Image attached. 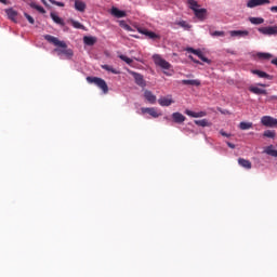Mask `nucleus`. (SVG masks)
I'll return each mask as SVG.
<instances>
[{
    "label": "nucleus",
    "instance_id": "nucleus-1",
    "mask_svg": "<svg viewBox=\"0 0 277 277\" xmlns=\"http://www.w3.org/2000/svg\"><path fill=\"white\" fill-rule=\"evenodd\" d=\"M44 40L50 42V44H54V47H57L54 49V52L57 53L58 57L65 60H70V57H72V50L68 49L66 42L60 41V39L51 35H45Z\"/></svg>",
    "mask_w": 277,
    "mask_h": 277
},
{
    "label": "nucleus",
    "instance_id": "nucleus-2",
    "mask_svg": "<svg viewBox=\"0 0 277 277\" xmlns=\"http://www.w3.org/2000/svg\"><path fill=\"white\" fill-rule=\"evenodd\" d=\"M87 81L92 85H96V88H98L103 94H109V87L107 85V82L103 80V78L89 76L87 77Z\"/></svg>",
    "mask_w": 277,
    "mask_h": 277
},
{
    "label": "nucleus",
    "instance_id": "nucleus-3",
    "mask_svg": "<svg viewBox=\"0 0 277 277\" xmlns=\"http://www.w3.org/2000/svg\"><path fill=\"white\" fill-rule=\"evenodd\" d=\"M188 8L193 10L195 16L199 21H205L207 18V9H200V4L196 0H188Z\"/></svg>",
    "mask_w": 277,
    "mask_h": 277
},
{
    "label": "nucleus",
    "instance_id": "nucleus-4",
    "mask_svg": "<svg viewBox=\"0 0 277 277\" xmlns=\"http://www.w3.org/2000/svg\"><path fill=\"white\" fill-rule=\"evenodd\" d=\"M153 61L156 66H159V68H163L164 70H170L171 65L166 61L161 55L159 54H154L153 55Z\"/></svg>",
    "mask_w": 277,
    "mask_h": 277
},
{
    "label": "nucleus",
    "instance_id": "nucleus-5",
    "mask_svg": "<svg viewBox=\"0 0 277 277\" xmlns=\"http://www.w3.org/2000/svg\"><path fill=\"white\" fill-rule=\"evenodd\" d=\"M258 31L263 36H277V25L276 26H266L258 28Z\"/></svg>",
    "mask_w": 277,
    "mask_h": 277
},
{
    "label": "nucleus",
    "instance_id": "nucleus-6",
    "mask_svg": "<svg viewBox=\"0 0 277 277\" xmlns=\"http://www.w3.org/2000/svg\"><path fill=\"white\" fill-rule=\"evenodd\" d=\"M136 29H137L138 34L146 36L147 38H149V40H160L161 39V36H159L158 34H155L154 31H149L146 28L137 27Z\"/></svg>",
    "mask_w": 277,
    "mask_h": 277
},
{
    "label": "nucleus",
    "instance_id": "nucleus-7",
    "mask_svg": "<svg viewBox=\"0 0 277 277\" xmlns=\"http://www.w3.org/2000/svg\"><path fill=\"white\" fill-rule=\"evenodd\" d=\"M186 51H187V53H193V55H196L205 64H210V62H211V61H209V58H207L205 56V54L200 50H195L194 48H187Z\"/></svg>",
    "mask_w": 277,
    "mask_h": 277
},
{
    "label": "nucleus",
    "instance_id": "nucleus-8",
    "mask_svg": "<svg viewBox=\"0 0 277 277\" xmlns=\"http://www.w3.org/2000/svg\"><path fill=\"white\" fill-rule=\"evenodd\" d=\"M261 122L263 127H271V128L277 127V119L272 116H263L261 118Z\"/></svg>",
    "mask_w": 277,
    "mask_h": 277
},
{
    "label": "nucleus",
    "instance_id": "nucleus-9",
    "mask_svg": "<svg viewBox=\"0 0 277 277\" xmlns=\"http://www.w3.org/2000/svg\"><path fill=\"white\" fill-rule=\"evenodd\" d=\"M253 57L254 60H260L261 62H269V60H272L274 55L267 52H256L255 54H253Z\"/></svg>",
    "mask_w": 277,
    "mask_h": 277
},
{
    "label": "nucleus",
    "instance_id": "nucleus-10",
    "mask_svg": "<svg viewBox=\"0 0 277 277\" xmlns=\"http://www.w3.org/2000/svg\"><path fill=\"white\" fill-rule=\"evenodd\" d=\"M131 75L134 77L136 85H140V88H146V80H144V76H142V74L131 71Z\"/></svg>",
    "mask_w": 277,
    "mask_h": 277
},
{
    "label": "nucleus",
    "instance_id": "nucleus-11",
    "mask_svg": "<svg viewBox=\"0 0 277 277\" xmlns=\"http://www.w3.org/2000/svg\"><path fill=\"white\" fill-rule=\"evenodd\" d=\"M269 0H248L247 8H259V5H267Z\"/></svg>",
    "mask_w": 277,
    "mask_h": 277
},
{
    "label": "nucleus",
    "instance_id": "nucleus-12",
    "mask_svg": "<svg viewBox=\"0 0 277 277\" xmlns=\"http://www.w3.org/2000/svg\"><path fill=\"white\" fill-rule=\"evenodd\" d=\"M171 118H172L173 122H175V124H183V122H185V120H187V117H185L181 113H173L171 115Z\"/></svg>",
    "mask_w": 277,
    "mask_h": 277
},
{
    "label": "nucleus",
    "instance_id": "nucleus-13",
    "mask_svg": "<svg viewBox=\"0 0 277 277\" xmlns=\"http://www.w3.org/2000/svg\"><path fill=\"white\" fill-rule=\"evenodd\" d=\"M110 14H111L113 16H115V18H124V17H127V12H126V11H122V10H119V9L116 8V6H113V8H111Z\"/></svg>",
    "mask_w": 277,
    "mask_h": 277
},
{
    "label": "nucleus",
    "instance_id": "nucleus-14",
    "mask_svg": "<svg viewBox=\"0 0 277 277\" xmlns=\"http://www.w3.org/2000/svg\"><path fill=\"white\" fill-rule=\"evenodd\" d=\"M232 38H246L250 36V31L248 30H232L229 31Z\"/></svg>",
    "mask_w": 277,
    "mask_h": 277
},
{
    "label": "nucleus",
    "instance_id": "nucleus-15",
    "mask_svg": "<svg viewBox=\"0 0 277 277\" xmlns=\"http://www.w3.org/2000/svg\"><path fill=\"white\" fill-rule=\"evenodd\" d=\"M158 103L161 107H170L174 103V100H172V95H169L167 97H160Z\"/></svg>",
    "mask_w": 277,
    "mask_h": 277
},
{
    "label": "nucleus",
    "instance_id": "nucleus-16",
    "mask_svg": "<svg viewBox=\"0 0 277 277\" xmlns=\"http://www.w3.org/2000/svg\"><path fill=\"white\" fill-rule=\"evenodd\" d=\"M142 114H148L149 116H151V118H159L160 114L157 111V108L155 107H150V108H146L143 107L141 108Z\"/></svg>",
    "mask_w": 277,
    "mask_h": 277
},
{
    "label": "nucleus",
    "instance_id": "nucleus-17",
    "mask_svg": "<svg viewBox=\"0 0 277 277\" xmlns=\"http://www.w3.org/2000/svg\"><path fill=\"white\" fill-rule=\"evenodd\" d=\"M184 114H186V116H189L190 118H205V116H207V111L205 110H201L199 113H194L189 109H186Z\"/></svg>",
    "mask_w": 277,
    "mask_h": 277
},
{
    "label": "nucleus",
    "instance_id": "nucleus-18",
    "mask_svg": "<svg viewBox=\"0 0 277 277\" xmlns=\"http://www.w3.org/2000/svg\"><path fill=\"white\" fill-rule=\"evenodd\" d=\"M144 96H145L146 101H148V103H150V105H155V103H157V96L155 94H153L151 91L145 90Z\"/></svg>",
    "mask_w": 277,
    "mask_h": 277
},
{
    "label": "nucleus",
    "instance_id": "nucleus-19",
    "mask_svg": "<svg viewBox=\"0 0 277 277\" xmlns=\"http://www.w3.org/2000/svg\"><path fill=\"white\" fill-rule=\"evenodd\" d=\"M5 14L8 15V18H10V21L16 23V17L18 16V13L14 9H6Z\"/></svg>",
    "mask_w": 277,
    "mask_h": 277
},
{
    "label": "nucleus",
    "instance_id": "nucleus-20",
    "mask_svg": "<svg viewBox=\"0 0 277 277\" xmlns=\"http://www.w3.org/2000/svg\"><path fill=\"white\" fill-rule=\"evenodd\" d=\"M83 42L87 47H94L96 44V37L85 36L83 37Z\"/></svg>",
    "mask_w": 277,
    "mask_h": 277
},
{
    "label": "nucleus",
    "instance_id": "nucleus-21",
    "mask_svg": "<svg viewBox=\"0 0 277 277\" xmlns=\"http://www.w3.org/2000/svg\"><path fill=\"white\" fill-rule=\"evenodd\" d=\"M238 163H239V166H241V168H246V170H250L252 168V162H250V160H246L243 158H239Z\"/></svg>",
    "mask_w": 277,
    "mask_h": 277
},
{
    "label": "nucleus",
    "instance_id": "nucleus-22",
    "mask_svg": "<svg viewBox=\"0 0 277 277\" xmlns=\"http://www.w3.org/2000/svg\"><path fill=\"white\" fill-rule=\"evenodd\" d=\"M75 10H77L78 12H85V2L81 0H76Z\"/></svg>",
    "mask_w": 277,
    "mask_h": 277
},
{
    "label": "nucleus",
    "instance_id": "nucleus-23",
    "mask_svg": "<svg viewBox=\"0 0 277 277\" xmlns=\"http://www.w3.org/2000/svg\"><path fill=\"white\" fill-rule=\"evenodd\" d=\"M249 92H252V94H264L266 96L267 90L261 89L259 87H250Z\"/></svg>",
    "mask_w": 277,
    "mask_h": 277
},
{
    "label": "nucleus",
    "instance_id": "nucleus-24",
    "mask_svg": "<svg viewBox=\"0 0 277 277\" xmlns=\"http://www.w3.org/2000/svg\"><path fill=\"white\" fill-rule=\"evenodd\" d=\"M50 16H51L52 21L54 23H56V25L64 26V19L62 17H60L56 13L52 12V13H50Z\"/></svg>",
    "mask_w": 277,
    "mask_h": 277
},
{
    "label": "nucleus",
    "instance_id": "nucleus-25",
    "mask_svg": "<svg viewBox=\"0 0 277 277\" xmlns=\"http://www.w3.org/2000/svg\"><path fill=\"white\" fill-rule=\"evenodd\" d=\"M264 153L266 155H269L271 157H277V150L274 149V145H269L264 149Z\"/></svg>",
    "mask_w": 277,
    "mask_h": 277
},
{
    "label": "nucleus",
    "instance_id": "nucleus-26",
    "mask_svg": "<svg viewBox=\"0 0 277 277\" xmlns=\"http://www.w3.org/2000/svg\"><path fill=\"white\" fill-rule=\"evenodd\" d=\"M249 22L251 25H263L265 23V19L263 17H249Z\"/></svg>",
    "mask_w": 277,
    "mask_h": 277
},
{
    "label": "nucleus",
    "instance_id": "nucleus-27",
    "mask_svg": "<svg viewBox=\"0 0 277 277\" xmlns=\"http://www.w3.org/2000/svg\"><path fill=\"white\" fill-rule=\"evenodd\" d=\"M181 83L183 85H195L198 88L200 85V80H182Z\"/></svg>",
    "mask_w": 277,
    "mask_h": 277
},
{
    "label": "nucleus",
    "instance_id": "nucleus-28",
    "mask_svg": "<svg viewBox=\"0 0 277 277\" xmlns=\"http://www.w3.org/2000/svg\"><path fill=\"white\" fill-rule=\"evenodd\" d=\"M30 8L37 10V12H39L40 14H47V10H44V8H42L41 5H38L36 2H31Z\"/></svg>",
    "mask_w": 277,
    "mask_h": 277
},
{
    "label": "nucleus",
    "instance_id": "nucleus-29",
    "mask_svg": "<svg viewBox=\"0 0 277 277\" xmlns=\"http://www.w3.org/2000/svg\"><path fill=\"white\" fill-rule=\"evenodd\" d=\"M253 75H258L261 79H272V76H269L267 72L265 71H261V70H253L252 71Z\"/></svg>",
    "mask_w": 277,
    "mask_h": 277
},
{
    "label": "nucleus",
    "instance_id": "nucleus-30",
    "mask_svg": "<svg viewBox=\"0 0 277 277\" xmlns=\"http://www.w3.org/2000/svg\"><path fill=\"white\" fill-rule=\"evenodd\" d=\"M194 122L197 127H211V122L208 119L195 120Z\"/></svg>",
    "mask_w": 277,
    "mask_h": 277
},
{
    "label": "nucleus",
    "instance_id": "nucleus-31",
    "mask_svg": "<svg viewBox=\"0 0 277 277\" xmlns=\"http://www.w3.org/2000/svg\"><path fill=\"white\" fill-rule=\"evenodd\" d=\"M239 129L241 131H248V129H252V122H246V121H241L239 123Z\"/></svg>",
    "mask_w": 277,
    "mask_h": 277
},
{
    "label": "nucleus",
    "instance_id": "nucleus-32",
    "mask_svg": "<svg viewBox=\"0 0 277 277\" xmlns=\"http://www.w3.org/2000/svg\"><path fill=\"white\" fill-rule=\"evenodd\" d=\"M177 25L185 29V31H189V29H192V25H189L186 21H180L177 22Z\"/></svg>",
    "mask_w": 277,
    "mask_h": 277
},
{
    "label": "nucleus",
    "instance_id": "nucleus-33",
    "mask_svg": "<svg viewBox=\"0 0 277 277\" xmlns=\"http://www.w3.org/2000/svg\"><path fill=\"white\" fill-rule=\"evenodd\" d=\"M264 137H269L271 140H274V137H276V131L274 130H266L263 133Z\"/></svg>",
    "mask_w": 277,
    "mask_h": 277
},
{
    "label": "nucleus",
    "instance_id": "nucleus-34",
    "mask_svg": "<svg viewBox=\"0 0 277 277\" xmlns=\"http://www.w3.org/2000/svg\"><path fill=\"white\" fill-rule=\"evenodd\" d=\"M119 27H122V29H126V31H133V28L124 21H119Z\"/></svg>",
    "mask_w": 277,
    "mask_h": 277
},
{
    "label": "nucleus",
    "instance_id": "nucleus-35",
    "mask_svg": "<svg viewBox=\"0 0 277 277\" xmlns=\"http://www.w3.org/2000/svg\"><path fill=\"white\" fill-rule=\"evenodd\" d=\"M70 24L72 27H75V29H83V25L75 19H70Z\"/></svg>",
    "mask_w": 277,
    "mask_h": 277
},
{
    "label": "nucleus",
    "instance_id": "nucleus-36",
    "mask_svg": "<svg viewBox=\"0 0 277 277\" xmlns=\"http://www.w3.org/2000/svg\"><path fill=\"white\" fill-rule=\"evenodd\" d=\"M119 57H120V60L122 61V62H126V64H129V65H131V64H133V60L132 58H130L129 56H127V55H119Z\"/></svg>",
    "mask_w": 277,
    "mask_h": 277
},
{
    "label": "nucleus",
    "instance_id": "nucleus-37",
    "mask_svg": "<svg viewBox=\"0 0 277 277\" xmlns=\"http://www.w3.org/2000/svg\"><path fill=\"white\" fill-rule=\"evenodd\" d=\"M226 34L224 31L215 30V31H210V36L213 38L215 37H224Z\"/></svg>",
    "mask_w": 277,
    "mask_h": 277
},
{
    "label": "nucleus",
    "instance_id": "nucleus-38",
    "mask_svg": "<svg viewBox=\"0 0 277 277\" xmlns=\"http://www.w3.org/2000/svg\"><path fill=\"white\" fill-rule=\"evenodd\" d=\"M24 16L27 18V21H28V23H30V25H34L35 19H34V17H31V15L25 13Z\"/></svg>",
    "mask_w": 277,
    "mask_h": 277
},
{
    "label": "nucleus",
    "instance_id": "nucleus-39",
    "mask_svg": "<svg viewBox=\"0 0 277 277\" xmlns=\"http://www.w3.org/2000/svg\"><path fill=\"white\" fill-rule=\"evenodd\" d=\"M52 5H57L58 8H64V2H58L56 0L52 1Z\"/></svg>",
    "mask_w": 277,
    "mask_h": 277
},
{
    "label": "nucleus",
    "instance_id": "nucleus-40",
    "mask_svg": "<svg viewBox=\"0 0 277 277\" xmlns=\"http://www.w3.org/2000/svg\"><path fill=\"white\" fill-rule=\"evenodd\" d=\"M220 133L223 137H230V134L224 132V130H221Z\"/></svg>",
    "mask_w": 277,
    "mask_h": 277
},
{
    "label": "nucleus",
    "instance_id": "nucleus-41",
    "mask_svg": "<svg viewBox=\"0 0 277 277\" xmlns=\"http://www.w3.org/2000/svg\"><path fill=\"white\" fill-rule=\"evenodd\" d=\"M271 64H274V66L277 67V57H276V58H273V60L271 61Z\"/></svg>",
    "mask_w": 277,
    "mask_h": 277
},
{
    "label": "nucleus",
    "instance_id": "nucleus-42",
    "mask_svg": "<svg viewBox=\"0 0 277 277\" xmlns=\"http://www.w3.org/2000/svg\"><path fill=\"white\" fill-rule=\"evenodd\" d=\"M227 146H228V148H235V144H233L230 142H227Z\"/></svg>",
    "mask_w": 277,
    "mask_h": 277
},
{
    "label": "nucleus",
    "instance_id": "nucleus-43",
    "mask_svg": "<svg viewBox=\"0 0 277 277\" xmlns=\"http://www.w3.org/2000/svg\"><path fill=\"white\" fill-rule=\"evenodd\" d=\"M271 12L277 13V6H271Z\"/></svg>",
    "mask_w": 277,
    "mask_h": 277
},
{
    "label": "nucleus",
    "instance_id": "nucleus-44",
    "mask_svg": "<svg viewBox=\"0 0 277 277\" xmlns=\"http://www.w3.org/2000/svg\"><path fill=\"white\" fill-rule=\"evenodd\" d=\"M0 3H3V5H8V0H0Z\"/></svg>",
    "mask_w": 277,
    "mask_h": 277
},
{
    "label": "nucleus",
    "instance_id": "nucleus-45",
    "mask_svg": "<svg viewBox=\"0 0 277 277\" xmlns=\"http://www.w3.org/2000/svg\"><path fill=\"white\" fill-rule=\"evenodd\" d=\"M111 72H114V75H120V71L118 70H113Z\"/></svg>",
    "mask_w": 277,
    "mask_h": 277
},
{
    "label": "nucleus",
    "instance_id": "nucleus-46",
    "mask_svg": "<svg viewBox=\"0 0 277 277\" xmlns=\"http://www.w3.org/2000/svg\"><path fill=\"white\" fill-rule=\"evenodd\" d=\"M41 2L43 3V5H49V4L47 3V0H41Z\"/></svg>",
    "mask_w": 277,
    "mask_h": 277
},
{
    "label": "nucleus",
    "instance_id": "nucleus-47",
    "mask_svg": "<svg viewBox=\"0 0 277 277\" xmlns=\"http://www.w3.org/2000/svg\"><path fill=\"white\" fill-rule=\"evenodd\" d=\"M164 75L170 76V75H172V74H170V71H164Z\"/></svg>",
    "mask_w": 277,
    "mask_h": 277
},
{
    "label": "nucleus",
    "instance_id": "nucleus-48",
    "mask_svg": "<svg viewBox=\"0 0 277 277\" xmlns=\"http://www.w3.org/2000/svg\"><path fill=\"white\" fill-rule=\"evenodd\" d=\"M190 60H193V62H196V63H198V61L194 60V57H193V56H190Z\"/></svg>",
    "mask_w": 277,
    "mask_h": 277
},
{
    "label": "nucleus",
    "instance_id": "nucleus-49",
    "mask_svg": "<svg viewBox=\"0 0 277 277\" xmlns=\"http://www.w3.org/2000/svg\"><path fill=\"white\" fill-rule=\"evenodd\" d=\"M259 85H261V88H265V84H263V83H260Z\"/></svg>",
    "mask_w": 277,
    "mask_h": 277
},
{
    "label": "nucleus",
    "instance_id": "nucleus-50",
    "mask_svg": "<svg viewBox=\"0 0 277 277\" xmlns=\"http://www.w3.org/2000/svg\"><path fill=\"white\" fill-rule=\"evenodd\" d=\"M50 1V3H53V1H55V0H49Z\"/></svg>",
    "mask_w": 277,
    "mask_h": 277
},
{
    "label": "nucleus",
    "instance_id": "nucleus-51",
    "mask_svg": "<svg viewBox=\"0 0 277 277\" xmlns=\"http://www.w3.org/2000/svg\"><path fill=\"white\" fill-rule=\"evenodd\" d=\"M103 68H107L106 66H104Z\"/></svg>",
    "mask_w": 277,
    "mask_h": 277
}]
</instances>
